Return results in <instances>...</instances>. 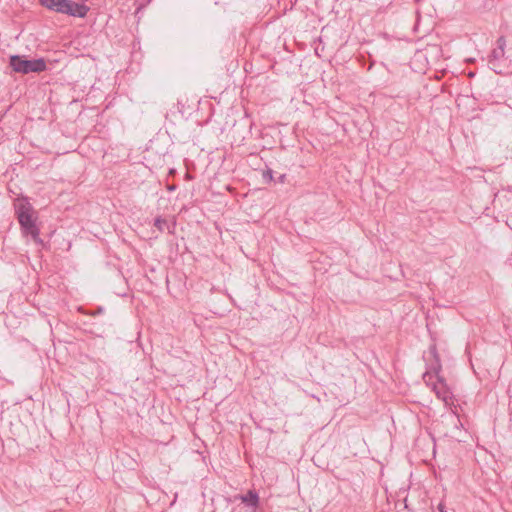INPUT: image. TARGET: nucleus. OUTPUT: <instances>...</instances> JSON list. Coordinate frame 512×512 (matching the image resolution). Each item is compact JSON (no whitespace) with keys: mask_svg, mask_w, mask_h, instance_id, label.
Wrapping results in <instances>:
<instances>
[{"mask_svg":"<svg viewBox=\"0 0 512 512\" xmlns=\"http://www.w3.org/2000/svg\"><path fill=\"white\" fill-rule=\"evenodd\" d=\"M455 409H456V407H454V409L451 408V411H452L453 414H456V410Z\"/></svg>","mask_w":512,"mask_h":512,"instance_id":"10","label":"nucleus"},{"mask_svg":"<svg viewBox=\"0 0 512 512\" xmlns=\"http://www.w3.org/2000/svg\"><path fill=\"white\" fill-rule=\"evenodd\" d=\"M431 353L436 357V351H435V348H432V349H431Z\"/></svg>","mask_w":512,"mask_h":512,"instance_id":"9","label":"nucleus"},{"mask_svg":"<svg viewBox=\"0 0 512 512\" xmlns=\"http://www.w3.org/2000/svg\"><path fill=\"white\" fill-rule=\"evenodd\" d=\"M284 178H285V175H282V176L280 177V180L283 182Z\"/></svg>","mask_w":512,"mask_h":512,"instance_id":"11","label":"nucleus"},{"mask_svg":"<svg viewBox=\"0 0 512 512\" xmlns=\"http://www.w3.org/2000/svg\"><path fill=\"white\" fill-rule=\"evenodd\" d=\"M152 0H147V3H150Z\"/></svg>","mask_w":512,"mask_h":512,"instance_id":"12","label":"nucleus"},{"mask_svg":"<svg viewBox=\"0 0 512 512\" xmlns=\"http://www.w3.org/2000/svg\"><path fill=\"white\" fill-rule=\"evenodd\" d=\"M154 225L160 230L164 231L165 229H168V222L165 219L157 218L155 219Z\"/></svg>","mask_w":512,"mask_h":512,"instance_id":"6","label":"nucleus"},{"mask_svg":"<svg viewBox=\"0 0 512 512\" xmlns=\"http://www.w3.org/2000/svg\"><path fill=\"white\" fill-rule=\"evenodd\" d=\"M10 65L14 71L22 74H28L31 72L39 73L46 69V62L41 58L27 60L17 55L10 58Z\"/></svg>","mask_w":512,"mask_h":512,"instance_id":"4","label":"nucleus"},{"mask_svg":"<svg viewBox=\"0 0 512 512\" xmlns=\"http://www.w3.org/2000/svg\"><path fill=\"white\" fill-rule=\"evenodd\" d=\"M432 369V372L426 371L423 374V380L446 406L451 407L453 405V396L446 382L439 376L441 365L438 358H436V363Z\"/></svg>","mask_w":512,"mask_h":512,"instance_id":"1","label":"nucleus"},{"mask_svg":"<svg viewBox=\"0 0 512 512\" xmlns=\"http://www.w3.org/2000/svg\"><path fill=\"white\" fill-rule=\"evenodd\" d=\"M40 4L57 13L79 18H84L89 11V8L86 5L79 4L71 0H40Z\"/></svg>","mask_w":512,"mask_h":512,"instance_id":"3","label":"nucleus"},{"mask_svg":"<svg viewBox=\"0 0 512 512\" xmlns=\"http://www.w3.org/2000/svg\"><path fill=\"white\" fill-rule=\"evenodd\" d=\"M506 41L504 37L497 40V47L492 50L489 56V63L495 67V62L504 57Z\"/></svg>","mask_w":512,"mask_h":512,"instance_id":"5","label":"nucleus"},{"mask_svg":"<svg viewBox=\"0 0 512 512\" xmlns=\"http://www.w3.org/2000/svg\"><path fill=\"white\" fill-rule=\"evenodd\" d=\"M15 211L23 233L30 235L35 242H41L31 204L26 200H19L15 204Z\"/></svg>","mask_w":512,"mask_h":512,"instance_id":"2","label":"nucleus"},{"mask_svg":"<svg viewBox=\"0 0 512 512\" xmlns=\"http://www.w3.org/2000/svg\"><path fill=\"white\" fill-rule=\"evenodd\" d=\"M438 510H439V512H447V511H446V509H445L444 504H442V503H440V504L438 505Z\"/></svg>","mask_w":512,"mask_h":512,"instance_id":"8","label":"nucleus"},{"mask_svg":"<svg viewBox=\"0 0 512 512\" xmlns=\"http://www.w3.org/2000/svg\"><path fill=\"white\" fill-rule=\"evenodd\" d=\"M249 495H250V497H252V504H253V505H256V504H257V502H258V496H257V494H254V493H252V492H249Z\"/></svg>","mask_w":512,"mask_h":512,"instance_id":"7","label":"nucleus"}]
</instances>
